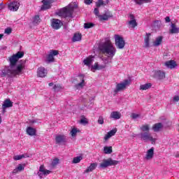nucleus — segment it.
<instances>
[{
	"label": "nucleus",
	"mask_w": 179,
	"mask_h": 179,
	"mask_svg": "<svg viewBox=\"0 0 179 179\" xmlns=\"http://www.w3.org/2000/svg\"><path fill=\"white\" fill-rule=\"evenodd\" d=\"M163 41V37L162 36H159L156 38L155 41L153 42V45L154 47H159L160 44H162Z\"/></svg>",
	"instance_id": "29"
},
{
	"label": "nucleus",
	"mask_w": 179,
	"mask_h": 179,
	"mask_svg": "<svg viewBox=\"0 0 179 179\" xmlns=\"http://www.w3.org/2000/svg\"><path fill=\"white\" fill-rule=\"evenodd\" d=\"M150 41V33H147L146 36L144 38V47L145 48H149L150 45L149 42Z\"/></svg>",
	"instance_id": "21"
},
{
	"label": "nucleus",
	"mask_w": 179,
	"mask_h": 179,
	"mask_svg": "<svg viewBox=\"0 0 179 179\" xmlns=\"http://www.w3.org/2000/svg\"><path fill=\"white\" fill-rule=\"evenodd\" d=\"M62 89H64V87L59 84L53 86V90H55V92H59V90H62Z\"/></svg>",
	"instance_id": "37"
},
{
	"label": "nucleus",
	"mask_w": 179,
	"mask_h": 179,
	"mask_svg": "<svg viewBox=\"0 0 179 179\" xmlns=\"http://www.w3.org/2000/svg\"><path fill=\"white\" fill-rule=\"evenodd\" d=\"M141 138L143 141H145L147 142V141H150L153 144L156 143V138H153V136L150 134L149 132H144V133H141Z\"/></svg>",
	"instance_id": "7"
},
{
	"label": "nucleus",
	"mask_w": 179,
	"mask_h": 179,
	"mask_svg": "<svg viewBox=\"0 0 179 179\" xmlns=\"http://www.w3.org/2000/svg\"><path fill=\"white\" fill-rule=\"evenodd\" d=\"M10 107H13V102L10 99H6L2 104V113L5 114L6 113V108H9Z\"/></svg>",
	"instance_id": "10"
},
{
	"label": "nucleus",
	"mask_w": 179,
	"mask_h": 179,
	"mask_svg": "<svg viewBox=\"0 0 179 179\" xmlns=\"http://www.w3.org/2000/svg\"><path fill=\"white\" fill-rule=\"evenodd\" d=\"M3 8V5L2 4V3H0V10H2Z\"/></svg>",
	"instance_id": "58"
},
{
	"label": "nucleus",
	"mask_w": 179,
	"mask_h": 179,
	"mask_svg": "<svg viewBox=\"0 0 179 179\" xmlns=\"http://www.w3.org/2000/svg\"><path fill=\"white\" fill-rule=\"evenodd\" d=\"M40 23V16L39 15H35L34 17L33 24H38Z\"/></svg>",
	"instance_id": "40"
},
{
	"label": "nucleus",
	"mask_w": 179,
	"mask_h": 179,
	"mask_svg": "<svg viewBox=\"0 0 179 179\" xmlns=\"http://www.w3.org/2000/svg\"><path fill=\"white\" fill-rule=\"evenodd\" d=\"M94 13L95 15V16H97L99 17V16H100V11L99 10L98 8H94Z\"/></svg>",
	"instance_id": "48"
},
{
	"label": "nucleus",
	"mask_w": 179,
	"mask_h": 179,
	"mask_svg": "<svg viewBox=\"0 0 179 179\" xmlns=\"http://www.w3.org/2000/svg\"><path fill=\"white\" fill-rule=\"evenodd\" d=\"M178 101H179V96H175L173 97V101L177 102Z\"/></svg>",
	"instance_id": "57"
},
{
	"label": "nucleus",
	"mask_w": 179,
	"mask_h": 179,
	"mask_svg": "<svg viewBox=\"0 0 179 179\" xmlns=\"http://www.w3.org/2000/svg\"><path fill=\"white\" fill-rule=\"evenodd\" d=\"M155 76L157 79H159V80H162V79H164V78H166V73L162 71H157L155 72Z\"/></svg>",
	"instance_id": "18"
},
{
	"label": "nucleus",
	"mask_w": 179,
	"mask_h": 179,
	"mask_svg": "<svg viewBox=\"0 0 179 179\" xmlns=\"http://www.w3.org/2000/svg\"><path fill=\"white\" fill-rule=\"evenodd\" d=\"M92 27H94V24L92 22H87L84 24L85 29H92Z\"/></svg>",
	"instance_id": "39"
},
{
	"label": "nucleus",
	"mask_w": 179,
	"mask_h": 179,
	"mask_svg": "<svg viewBox=\"0 0 179 179\" xmlns=\"http://www.w3.org/2000/svg\"><path fill=\"white\" fill-rule=\"evenodd\" d=\"M20 6V4L17 1H13L12 3H10L8 5V9L10 10H12L13 12H16L18 9L19 7Z\"/></svg>",
	"instance_id": "15"
},
{
	"label": "nucleus",
	"mask_w": 179,
	"mask_h": 179,
	"mask_svg": "<svg viewBox=\"0 0 179 179\" xmlns=\"http://www.w3.org/2000/svg\"><path fill=\"white\" fill-rule=\"evenodd\" d=\"M103 152L105 155H111V153H113V147L105 146L103 148Z\"/></svg>",
	"instance_id": "31"
},
{
	"label": "nucleus",
	"mask_w": 179,
	"mask_h": 179,
	"mask_svg": "<svg viewBox=\"0 0 179 179\" xmlns=\"http://www.w3.org/2000/svg\"><path fill=\"white\" fill-rule=\"evenodd\" d=\"M94 58V57L90 56L84 59L83 63L85 64V65H87V66H90V64L93 62Z\"/></svg>",
	"instance_id": "27"
},
{
	"label": "nucleus",
	"mask_w": 179,
	"mask_h": 179,
	"mask_svg": "<svg viewBox=\"0 0 179 179\" xmlns=\"http://www.w3.org/2000/svg\"><path fill=\"white\" fill-rule=\"evenodd\" d=\"M24 155H15L13 157V159L15 160V161H17V160H21V159H24Z\"/></svg>",
	"instance_id": "42"
},
{
	"label": "nucleus",
	"mask_w": 179,
	"mask_h": 179,
	"mask_svg": "<svg viewBox=\"0 0 179 179\" xmlns=\"http://www.w3.org/2000/svg\"><path fill=\"white\" fill-rule=\"evenodd\" d=\"M57 16H60L61 17H73V12L70 10L67 6L66 7L62 8L59 11L56 13Z\"/></svg>",
	"instance_id": "4"
},
{
	"label": "nucleus",
	"mask_w": 179,
	"mask_h": 179,
	"mask_svg": "<svg viewBox=\"0 0 179 179\" xmlns=\"http://www.w3.org/2000/svg\"><path fill=\"white\" fill-rule=\"evenodd\" d=\"M152 87L151 83H147L144 85H140V90H148V89H150Z\"/></svg>",
	"instance_id": "32"
},
{
	"label": "nucleus",
	"mask_w": 179,
	"mask_h": 179,
	"mask_svg": "<svg viewBox=\"0 0 179 179\" xmlns=\"http://www.w3.org/2000/svg\"><path fill=\"white\" fill-rule=\"evenodd\" d=\"M78 76L80 78V80H81V83H79L76 85V87H77V89L78 87H83V86H85V76H83V74H81Z\"/></svg>",
	"instance_id": "25"
},
{
	"label": "nucleus",
	"mask_w": 179,
	"mask_h": 179,
	"mask_svg": "<svg viewBox=\"0 0 179 179\" xmlns=\"http://www.w3.org/2000/svg\"><path fill=\"white\" fill-rule=\"evenodd\" d=\"M129 85H131V80H124L123 83H118L116 85V88L114 90V92L115 94L118 93V92H121L122 90H124V89H126Z\"/></svg>",
	"instance_id": "5"
},
{
	"label": "nucleus",
	"mask_w": 179,
	"mask_h": 179,
	"mask_svg": "<svg viewBox=\"0 0 179 179\" xmlns=\"http://www.w3.org/2000/svg\"><path fill=\"white\" fill-rule=\"evenodd\" d=\"M1 122H2V117L0 115V124H1Z\"/></svg>",
	"instance_id": "61"
},
{
	"label": "nucleus",
	"mask_w": 179,
	"mask_h": 179,
	"mask_svg": "<svg viewBox=\"0 0 179 179\" xmlns=\"http://www.w3.org/2000/svg\"><path fill=\"white\" fill-rule=\"evenodd\" d=\"M130 117H131V118H132V120H136V118H139V117H141V115L139 114H136V113H131Z\"/></svg>",
	"instance_id": "45"
},
{
	"label": "nucleus",
	"mask_w": 179,
	"mask_h": 179,
	"mask_svg": "<svg viewBox=\"0 0 179 179\" xmlns=\"http://www.w3.org/2000/svg\"><path fill=\"white\" fill-rule=\"evenodd\" d=\"M48 85H49L50 87L54 86V83H50L48 84Z\"/></svg>",
	"instance_id": "59"
},
{
	"label": "nucleus",
	"mask_w": 179,
	"mask_h": 179,
	"mask_svg": "<svg viewBox=\"0 0 179 179\" xmlns=\"http://www.w3.org/2000/svg\"><path fill=\"white\" fill-rule=\"evenodd\" d=\"M92 69H94V71H98L100 69V68H99V63H94V66H92Z\"/></svg>",
	"instance_id": "49"
},
{
	"label": "nucleus",
	"mask_w": 179,
	"mask_h": 179,
	"mask_svg": "<svg viewBox=\"0 0 179 179\" xmlns=\"http://www.w3.org/2000/svg\"><path fill=\"white\" fill-rule=\"evenodd\" d=\"M110 118L112 120H120L121 118V113L119 111H113L110 115Z\"/></svg>",
	"instance_id": "19"
},
{
	"label": "nucleus",
	"mask_w": 179,
	"mask_h": 179,
	"mask_svg": "<svg viewBox=\"0 0 179 179\" xmlns=\"http://www.w3.org/2000/svg\"><path fill=\"white\" fill-rule=\"evenodd\" d=\"M165 66L169 68V69H174L177 66V62L174 60L166 61L164 63Z\"/></svg>",
	"instance_id": "16"
},
{
	"label": "nucleus",
	"mask_w": 179,
	"mask_h": 179,
	"mask_svg": "<svg viewBox=\"0 0 179 179\" xmlns=\"http://www.w3.org/2000/svg\"><path fill=\"white\" fill-rule=\"evenodd\" d=\"M98 124H100V125H103L104 124V118L103 116H100L98 119Z\"/></svg>",
	"instance_id": "46"
},
{
	"label": "nucleus",
	"mask_w": 179,
	"mask_h": 179,
	"mask_svg": "<svg viewBox=\"0 0 179 179\" xmlns=\"http://www.w3.org/2000/svg\"><path fill=\"white\" fill-rule=\"evenodd\" d=\"M55 141L57 145H61V143H65V142H66V136L64 134L57 135L55 138Z\"/></svg>",
	"instance_id": "12"
},
{
	"label": "nucleus",
	"mask_w": 179,
	"mask_h": 179,
	"mask_svg": "<svg viewBox=\"0 0 179 179\" xmlns=\"http://www.w3.org/2000/svg\"><path fill=\"white\" fill-rule=\"evenodd\" d=\"M129 17L131 20H135V15L134 14H129Z\"/></svg>",
	"instance_id": "56"
},
{
	"label": "nucleus",
	"mask_w": 179,
	"mask_h": 179,
	"mask_svg": "<svg viewBox=\"0 0 179 179\" xmlns=\"http://www.w3.org/2000/svg\"><path fill=\"white\" fill-rule=\"evenodd\" d=\"M110 17H113V13L110 11L106 12L103 15H99L100 22L107 21Z\"/></svg>",
	"instance_id": "13"
},
{
	"label": "nucleus",
	"mask_w": 179,
	"mask_h": 179,
	"mask_svg": "<svg viewBox=\"0 0 179 179\" xmlns=\"http://www.w3.org/2000/svg\"><path fill=\"white\" fill-rule=\"evenodd\" d=\"M42 3L41 10H47L48 9H51L52 0H42Z\"/></svg>",
	"instance_id": "11"
},
{
	"label": "nucleus",
	"mask_w": 179,
	"mask_h": 179,
	"mask_svg": "<svg viewBox=\"0 0 179 179\" xmlns=\"http://www.w3.org/2000/svg\"><path fill=\"white\" fill-rule=\"evenodd\" d=\"M97 167V163H92L90 164V166L87 168V169L84 171V173H90L93 171L94 170H96V168Z\"/></svg>",
	"instance_id": "23"
},
{
	"label": "nucleus",
	"mask_w": 179,
	"mask_h": 179,
	"mask_svg": "<svg viewBox=\"0 0 179 179\" xmlns=\"http://www.w3.org/2000/svg\"><path fill=\"white\" fill-rule=\"evenodd\" d=\"M165 22L166 23H170V22H171V20H170V17L167 16L165 17Z\"/></svg>",
	"instance_id": "53"
},
{
	"label": "nucleus",
	"mask_w": 179,
	"mask_h": 179,
	"mask_svg": "<svg viewBox=\"0 0 179 179\" xmlns=\"http://www.w3.org/2000/svg\"><path fill=\"white\" fill-rule=\"evenodd\" d=\"M48 71L44 67H39L37 71L38 78H45Z\"/></svg>",
	"instance_id": "14"
},
{
	"label": "nucleus",
	"mask_w": 179,
	"mask_h": 179,
	"mask_svg": "<svg viewBox=\"0 0 179 179\" xmlns=\"http://www.w3.org/2000/svg\"><path fill=\"white\" fill-rule=\"evenodd\" d=\"M176 157H179V154H177V155H176Z\"/></svg>",
	"instance_id": "62"
},
{
	"label": "nucleus",
	"mask_w": 179,
	"mask_h": 179,
	"mask_svg": "<svg viewBox=\"0 0 179 179\" xmlns=\"http://www.w3.org/2000/svg\"><path fill=\"white\" fill-rule=\"evenodd\" d=\"M44 170H45L44 169V166L42 165L39 167V171H41V173H43Z\"/></svg>",
	"instance_id": "55"
},
{
	"label": "nucleus",
	"mask_w": 179,
	"mask_h": 179,
	"mask_svg": "<svg viewBox=\"0 0 179 179\" xmlns=\"http://www.w3.org/2000/svg\"><path fill=\"white\" fill-rule=\"evenodd\" d=\"M43 174H44V176H48V174H50L51 173V171H48V170H43V171L42 172Z\"/></svg>",
	"instance_id": "51"
},
{
	"label": "nucleus",
	"mask_w": 179,
	"mask_h": 179,
	"mask_svg": "<svg viewBox=\"0 0 179 179\" xmlns=\"http://www.w3.org/2000/svg\"><path fill=\"white\" fill-rule=\"evenodd\" d=\"M80 122L83 125H87V124H89V121L83 115L82 116L81 120H80Z\"/></svg>",
	"instance_id": "38"
},
{
	"label": "nucleus",
	"mask_w": 179,
	"mask_h": 179,
	"mask_svg": "<svg viewBox=\"0 0 179 179\" xmlns=\"http://www.w3.org/2000/svg\"><path fill=\"white\" fill-rule=\"evenodd\" d=\"M84 2L86 5H90V3H93V0H85Z\"/></svg>",
	"instance_id": "52"
},
{
	"label": "nucleus",
	"mask_w": 179,
	"mask_h": 179,
	"mask_svg": "<svg viewBox=\"0 0 179 179\" xmlns=\"http://www.w3.org/2000/svg\"><path fill=\"white\" fill-rule=\"evenodd\" d=\"M104 5V1L103 0H99L96 3V8H100V6Z\"/></svg>",
	"instance_id": "44"
},
{
	"label": "nucleus",
	"mask_w": 179,
	"mask_h": 179,
	"mask_svg": "<svg viewBox=\"0 0 179 179\" xmlns=\"http://www.w3.org/2000/svg\"><path fill=\"white\" fill-rule=\"evenodd\" d=\"M80 40H82L81 34H75L72 38L73 43H76V41H80Z\"/></svg>",
	"instance_id": "30"
},
{
	"label": "nucleus",
	"mask_w": 179,
	"mask_h": 179,
	"mask_svg": "<svg viewBox=\"0 0 179 179\" xmlns=\"http://www.w3.org/2000/svg\"><path fill=\"white\" fill-rule=\"evenodd\" d=\"M140 129L143 131V132H149L150 128L149 127V124H143L141 127Z\"/></svg>",
	"instance_id": "35"
},
{
	"label": "nucleus",
	"mask_w": 179,
	"mask_h": 179,
	"mask_svg": "<svg viewBox=\"0 0 179 179\" xmlns=\"http://www.w3.org/2000/svg\"><path fill=\"white\" fill-rule=\"evenodd\" d=\"M120 164V161L114 160L111 158H108L107 159H103L101 164H99V169H107V167H110V166H117V164Z\"/></svg>",
	"instance_id": "3"
},
{
	"label": "nucleus",
	"mask_w": 179,
	"mask_h": 179,
	"mask_svg": "<svg viewBox=\"0 0 179 179\" xmlns=\"http://www.w3.org/2000/svg\"><path fill=\"white\" fill-rule=\"evenodd\" d=\"M80 160H82V157H74L73 159V163H74L75 164L80 163Z\"/></svg>",
	"instance_id": "41"
},
{
	"label": "nucleus",
	"mask_w": 179,
	"mask_h": 179,
	"mask_svg": "<svg viewBox=\"0 0 179 179\" xmlns=\"http://www.w3.org/2000/svg\"><path fill=\"white\" fill-rule=\"evenodd\" d=\"M67 8L71 10V11H73V13L74 12L75 9H78V3L76 2H71L70 3L68 6Z\"/></svg>",
	"instance_id": "24"
},
{
	"label": "nucleus",
	"mask_w": 179,
	"mask_h": 179,
	"mask_svg": "<svg viewBox=\"0 0 179 179\" xmlns=\"http://www.w3.org/2000/svg\"><path fill=\"white\" fill-rule=\"evenodd\" d=\"M17 170H18L19 173H20V171H23L24 170V165L22 164H18Z\"/></svg>",
	"instance_id": "43"
},
{
	"label": "nucleus",
	"mask_w": 179,
	"mask_h": 179,
	"mask_svg": "<svg viewBox=\"0 0 179 179\" xmlns=\"http://www.w3.org/2000/svg\"><path fill=\"white\" fill-rule=\"evenodd\" d=\"M58 54H59V52L58 50H50L49 54L47 55L46 57L48 62H54V61H55L54 57L58 55Z\"/></svg>",
	"instance_id": "9"
},
{
	"label": "nucleus",
	"mask_w": 179,
	"mask_h": 179,
	"mask_svg": "<svg viewBox=\"0 0 179 179\" xmlns=\"http://www.w3.org/2000/svg\"><path fill=\"white\" fill-rule=\"evenodd\" d=\"M115 40L117 48H119V50H122V48L125 47V41H124V38L120 36V35H115Z\"/></svg>",
	"instance_id": "6"
},
{
	"label": "nucleus",
	"mask_w": 179,
	"mask_h": 179,
	"mask_svg": "<svg viewBox=\"0 0 179 179\" xmlns=\"http://www.w3.org/2000/svg\"><path fill=\"white\" fill-rule=\"evenodd\" d=\"M128 24L130 27L135 29V27L138 26V22H136V20H131L130 21L128 22Z\"/></svg>",
	"instance_id": "33"
},
{
	"label": "nucleus",
	"mask_w": 179,
	"mask_h": 179,
	"mask_svg": "<svg viewBox=\"0 0 179 179\" xmlns=\"http://www.w3.org/2000/svg\"><path fill=\"white\" fill-rule=\"evenodd\" d=\"M79 132H80V130H79L76 128H73L71 129V131H70V134H71L72 138H75V136H76V134Z\"/></svg>",
	"instance_id": "36"
},
{
	"label": "nucleus",
	"mask_w": 179,
	"mask_h": 179,
	"mask_svg": "<svg viewBox=\"0 0 179 179\" xmlns=\"http://www.w3.org/2000/svg\"><path fill=\"white\" fill-rule=\"evenodd\" d=\"M155 155V148L152 147L150 150L147 151V154L145 155V159L147 160H150L153 159V155Z\"/></svg>",
	"instance_id": "17"
},
{
	"label": "nucleus",
	"mask_w": 179,
	"mask_h": 179,
	"mask_svg": "<svg viewBox=\"0 0 179 179\" xmlns=\"http://www.w3.org/2000/svg\"><path fill=\"white\" fill-rule=\"evenodd\" d=\"M27 134L30 136H34L36 135V129L29 127L27 128Z\"/></svg>",
	"instance_id": "28"
},
{
	"label": "nucleus",
	"mask_w": 179,
	"mask_h": 179,
	"mask_svg": "<svg viewBox=\"0 0 179 179\" xmlns=\"http://www.w3.org/2000/svg\"><path fill=\"white\" fill-rule=\"evenodd\" d=\"M2 37H3V34H0V40H1V38H2Z\"/></svg>",
	"instance_id": "60"
},
{
	"label": "nucleus",
	"mask_w": 179,
	"mask_h": 179,
	"mask_svg": "<svg viewBox=\"0 0 179 179\" xmlns=\"http://www.w3.org/2000/svg\"><path fill=\"white\" fill-rule=\"evenodd\" d=\"M171 29L169 30L171 34H177L179 33V28L177 27L175 23H171Z\"/></svg>",
	"instance_id": "20"
},
{
	"label": "nucleus",
	"mask_w": 179,
	"mask_h": 179,
	"mask_svg": "<svg viewBox=\"0 0 179 179\" xmlns=\"http://www.w3.org/2000/svg\"><path fill=\"white\" fill-rule=\"evenodd\" d=\"M134 2H136V3L137 5H141L142 3V1H145V2H150V1L152 0H134Z\"/></svg>",
	"instance_id": "47"
},
{
	"label": "nucleus",
	"mask_w": 179,
	"mask_h": 179,
	"mask_svg": "<svg viewBox=\"0 0 179 179\" xmlns=\"http://www.w3.org/2000/svg\"><path fill=\"white\" fill-rule=\"evenodd\" d=\"M24 57V52L19 51L16 54L13 55L9 57V66H6L3 70H1V73L0 76L1 78H15L19 75H22V72L23 69H24V65L20 64L16 66L17 64V61L20 59V58H23Z\"/></svg>",
	"instance_id": "1"
},
{
	"label": "nucleus",
	"mask_w": 179,
	"mask_h": 179,
	"mask_svg": "<svg viewBox=\"0 0 179 179\" xmlns=\"http://www.w3.org/2000/svg\"><path fill=\"white\" fill-rule=\"evenodd\" d=\"M62 22L57 18H52L51 20V26L55 30H59L62 26Z\"/></svg>",
	"instance_id": "8"
},
{
	"label": "nucleus",
	"mask_w": 179,
	"mask_h": 179,
	"mask_svg": "<svg viewBox=\"0 0 179 179\" xmlns=\"http://www.w3.org/2000/svg\"><path fill=\"white\" fill-rule=\"evenodd\" d=\"M99 51L110 59H113L117 54V49L110 39L105 41L99 45Z\"/></svg>",
	"instance_id": "2"
},
{
	"label": "nucleus",
	"mask_w": 179,
	"mask_h": 179,
	"mask_svg": "<svg viewBox=\"0 0 179 179\" xmlns=\"http://www.w3.org/2000/svg\"><path fill=\"white\" fill-rule=\"evenodd\" d=\"M19 173V171L17 170V168H15V169H13V171H12L13 174H17Z\"/></svg>",
	"instance_id": "54"
},
{
	"label": "nucleus",
	"mask_w": 179,
	"mask_h": 179,
	"mask_svg": "<svg viewBox=\"0 0 179 179\" xmlns=\"http://www.w3.org/2000/svg\"><path fill=\"white\" fill-rule=\"evenodd\" d=\"M115 134H117V129H114L110 130L104 136V140L105 141H108V139H110V138H111V136H114V135H115Z\"/></svg>",
	"instance_id": "22"
},
{
	"label": "nucleus",
	"mask_w": 179,
	"mask_h": 179,
	"mask_svg": "<svg viewBox=\"0 0 179 179\" xmlns=\"http://www.w3.org/2000/svg\"><path fill=\"white\" fill-rule=\"evenodd\" d=\"M106 1H108V0H106Z\"/></svg>",
	"instance_id": "63"
},
{
	"label": "nucleus",
	"mask_w": 179,
	"mask_h": 179,
	"mask_svg": "<svg viewBox=\"0 0 179 179\" xmlns=\"http://www.w3.org/2000/svg\"><path fill=\"white\" fill-rule=\"evenodd\" d=\"M58 164H59V159L58 158H55L51 163V167L52 169H55V167H57V166H58Z\"/></svg>",
	"instance_id": "34"
},
{
	"label": "nucleus",
	"mask_w": 179,
	"mask_h": 179,
	"mask_svg": "<svg viewBox=\"0 0 179 179\" xmlns=\"http://www.w3.org/2000/svg\"><path fill=\"white\" fill-rule=\"evenodd\" d=\"M4 33H6V34H10V33H12V28H6Z\"/></svg>",
	"instance_id": "50"
},
{
	"label": "nucleus",
	"mask_w": 179,
	"mask_h": 179,
	"mask_svg": "<svg viewBox=\"0 0 179 179\" xmlns=\"http://www.w3.org/2000/svg\"><path fill=\"white\" fill-rule=\"evenodd\" d=\"M162 128H163V124L160 122L156 123L152 126V129L154 132H159V131H160Z\"/></svg>",
	"instance_id": "26"
}]
</instances>
